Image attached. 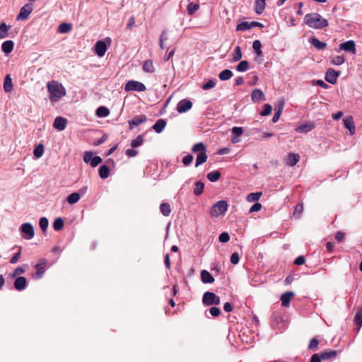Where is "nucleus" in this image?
I'll return each mask as SVG.
<instances>
[{"label":"nucleus","mask_w":362,"mask_h":362,"mask_svg":"<svg viewBox=\"0 0 362 362\" xmlns=\"http://www.w3.org/2000/svg\"><path fill=\"white\" fill-rule=\"evenodd\" d=\"M64 226V220L60 217L56 218L53 223V228L57 231L61 230L63 228Z\"/></svg>","instance_id":"44"},{"label":"nucleus","mask_w":362,"mask_h":362,"mask_svg":"<svg viewBox=\"0 0 362 362\" xmlns=\"http://www.w3.org/2000/svg\"><path fill=\"white\" fill-rule=\"evenodd\" d=\"M252 48L255 50L256 54L259 57L262 55V43L259 40H256L252 43Z\"/></svg>","instance_id":"42"},{"label":"nucleus","mask_w":362,"mask_h":362,"mask_svg":"<svg viewBox=\"0 0 362 362\" xmlns=\"http://www.w3.org/2000/svg\"><path fill=\"white\" fill-rule=\"evenodd\" d=\"M192 107V103L187 100H181L177 105V111L179 113H185L189 110Z\"/></svg>","instance_id":"13"},{"label":"nucleus","mask_w":362,"mask_h":362,"mask_svg":"<svg viewBox=\"0 0 362 362\" xmlns=\"http://www.w3.org/2000/svg\"><path fill=\"white\" fill-rule=\"evenodd\" d=\"M319 341L316 338H313L309 343L308 348L311 350H316L317 349Z\"/></svg>","instance_id":"55"},{"label":"nucleus","mask_w":362,"mask_h":362,"mask_svg":"<svg viewBox=\"0 0 362 362\" xmlns=\"http://www.w3.org/2000/svg\"><path fill=\"white\" fill-rule=\"evenodd\" d=\"M25 272V270L23 267H18L15 269L13 273L12 274H11V276L14 278L21 274H24Z\"/></svg>","instance_id":"60"},{"label":"nucleus","mask_w":362,"mask_h":362,"mask_svg":"<svg viewBox=\"0 0 362 362\" xmlns=\"http://www.w3.org/2000/svg\"><path fill=\"white\" fill-rule=\"evenodd\" d=\"M250 22H242L239 23L236 27V30L238 31H245L247 30L251 29Z\"/></svg>","instance_id":"48"},{"label":"nucleus","mask_w":362,"mask_h":362,"mask_svg":"<svg viewBox=\"0 0 362 362\" xmlns=\"http://www.w3.org/2000/svg\"><path fill=\"white\" fill-rule=\"evenodd\" d=\"M4 89L6 93H10L13 89L12 78L10 75H6L4 81Z\"/></svg>","instance_id":"27"},{"label":"nucleus","mask_w":362,"mask_h":362,"mask_svg":"<svg viewBox=\"0 0 362 362\" xmlns=\"http://www.w3.org/2000/svg\"><path fill=\"white\" fill-rule=\"evenodd\" d=\"M66 124V119L62 117H57L54 121L53 127L59 131H63L65 129Z\"/></svg>","instance_id":"17"},{"label":"nucleus","mask_w":362,"mask_h":362,"mask_svg":"<svg viewBox=\"0 0 362 362\" xmlns=\"http://www.w3.org/2000/svg\"><path fill=\"white\" fill-rule=\"evenodd\" d=\"M44 153V146L42 144H40L37 146H36L33 151V155L39 158L42 156Z\"/></svg>","instance_id":"46"},{"label":"nucleus","mask_w":362,"mask_h":362,"mask_svg":"<svg viewBox=\"0 0 362 362\" xmlns=\"http://www.w3.org/2000/svg\"><path fill=\"white\" fill-rule=\"evenodd\" d=\"M146 90V86L139 81H129L125 86L124 90L127 92L129 91H137V92H143Z\"/></svg>","instance_id":"7"},{"label":"nucleus","mask_w":362,"mask_h":362,"mask_svg":"<svg viewBox=\"0 0 362 362\" xmlns=\"http://www.w3.org/2000/svg\"><path fill=\"white\" fill-rule=\"evenodd\" d=\"M47 266V260L45 259H42L40 260L39 263H37L35 268L36 269V274L33 277L36 279H40L44 275Z\"/></svg>","instance_id":"11"},{"label":"nucleus","mask_w":362,"mask_h":362,"mask_svg":"<svg viewBox=\"0 0 362 362\" xmlns=\"http://www.w3.org/2000/svg\"><path fill=\"white\" fill-rule=\"evenodd\" d=\"M311 45L317 49H323L326 47L327 44L323 42L315 37H313L310 40Z\"/></svg>","instance_id":"30"},{"label":"nucleus","mask_w":362,"mask_h":362,"mask_svg":"<svg viewBox=\"0 0 362 362\" xmlns=\"http://www.w3.org/2000/svg\"><path fill=\"white\" fill-rule=\"evenodd\" d=\"M27 280L24 276H18L14 281V287L18 291H22L25 288Z\"/></svg>","instance_id":"19"},{"label":"nucleus","mask_w":362,"mask_h":362,"mask_svg":"<svg viewBox=\"0 0 362 362\" xmlns=\"http://www.w3.org/2000/svg\"><path fill=\"white\" fill-rule=\"evenodd\" d=\"M339 71H337L332 68H329L327 70L325 78L326 81H327L328 83L331 84H334L337 83V78L339 76Z\"/></svg>","instance_id":"12"},{"label":"nucleus","mask_w":362,"mask_h":362,"mask_svg":"<svg viewBox=\"0 0 362 362\" xmlns=\"http://www.w3.org/2000/svg\"><path fill=\"white\" fill-rule=\"evenodd\" d=\"M209 311L213 317H218L221 314V310L217 307H211Z\"/></svg>","instance_id":"59"},{"label":"nucleus","mask_w":362,"mask_h":362,"mask_svg":"<svg viewBox=\"0 0 362 362\" xmlns=\"http://www.w3.org/2000/svg\"><path fill=\"white\" fill-rule=\"evenodd\" d=\"M98 173H99L100 177L102 179H106L110 175V169L107 165H103L99 168Z\"/></svg>","instance_id":"33"},{"label":"nucleus","mask_w":362,"mask_h":362,"mask_svg":"<svg viewBox=\"0 0 362 362\" xmlns=\"http://www.w3.org/2000/svg\"><path fill=\"white\" fill-rule=\"evenodd\" d=\"M144 142V138L142 135H139L135 139L131 142V146L132 148H136L140 146Z\"/></svg>","instance_id":"49"},{"label":"nucleus","mask_w":362,"mask_h":362,"mask_svg":"<svg viewBox=\"0 0 362 362\" xmlns=\"http://www.w3.org/2000/svg\"><path fill=\"white\" fill-rule=\"evenodd\" d=\"M14 43L12 40H6L1 45V50L6 54H8L13 49Z\"/></svg>","instance_id":"23"},{"label":"nucleus","mask_w":362,"mask_h":362,"mask_svg":"<svg viewBox=\"0 0 362 362\" xmlns=\"http://www.w3.org/2000/svg\"><path fill=\"white\" fill-rule=\"evenodd\" d=\"M231 132L236 136H240L243 132V129L240 127H234L232 128Z\"/></svg>","instance_id":"63"},{"label":"nucleus","mask_w":362,"mask_h":362,"mask_svg":"<svg viewBox=\"0 0 362 362\" xmlns=\"http://www.w3.org/2000/svg\"><path fill=\"white\" fill-rule=\"evenodd\" d=\"M354 322L358 326L357 332H358L362 326V309L358 310L354 317Z\"/></svg>","instance_id":"37"},{"label":"nucleus","mask_w":362,"mask_h":362,"mask_svg":"<svg viewBox=\"0 0 362 362\" xmlns=\"http://www.w3.org/2000/svg\"><path fill=\"white\" fill-rule=\"evenodd\" d=\"M110 115V110L105 106H100L96 110V115L98 117H105Z\"/></svg>","instance_id":"36"},{"label":"nucleus","mask_w":362,"mask_h":362,"mask_svg":"<svg viewBox=\"0 0 362 362\" xmlns=\"http://www.w3.org/2000/svg\"><path fill=\"white\" fill-rule=\"evenodd\" d=\"M228 209V204L224 200H221L214 204L210 210V214L213 217H218L224 214Z\"/></svg>","instance_id":"4"},{"label":"nucleus","mask_w":362,"mask_h":362,"mask_svg":"<svg viewBox=\"0 0 362 362\" xmlns=\"http://www.w3.org/2000/svg\"><path fill=\"white\" fill-rule=\"evenodd\" d=\"M262 204L260 203L256 202L255 203L250 209V213L259 211L262 209Z\"/></svg>","instance_id":"61"},{"label":"nucleus","mask_w":362,"mask_h":362,"mask_svg":"<svg viewBox=\"0 0 362 362\" xmlns=\"http://www.w3.org/2000/svg\"><path fill=\"white\" fill-rule=\"evenodd\" d=\"M47 87L49 93V100L52 103L58 101L66 95L65 88L57 81H52L48 82Z\"/></svg>","instance_id":"2"},{"label":"nucleus","mask_w":362,"mask_h":362,"mask_svg":"<svg viewBox=\"0 0 362 362\" xmlns=\"http://www.w3.org/2000/svg\"><path fill=\"white\" fill-rule=\"evenodd\" d=\"M83 161L86 163H89L91 167L95 168L102 163V158L98 156H93L92 151H86L83 155Z\"/></svg>","instance_id":"8"},{"label":"nucleus","mask_w":362,"mask_h":362,"mask_svg":"<svg viewBox=\"0 0 362 362\" xmlns=\"http://www.w3.org/2000/svg\"><path fill=\"white\" fill-rule=\"evenodd\" d=\"M7 32H8V26L6 25V24L4 22H3L0 25V39L6 37L7 35Z\"/></svg>","instance_id":"52"},{"label":"nucleus","mask_w":362,"mask_h":362,"mask_svg":"<svg viewBox=\"0 0 362 362\" xmlns=\"http://www.w3.org/2000/svg\"><path fill=\"white\" fill-rule=\"evenodd\" d=\"M193 160V156L191 154H187L182 158V163L185 166L189 165Z\"/></svg>","instance_id":"56"},{"label":"nucleus","mask_w":362,"mask_h":362,"mask_svg":"<svg viewBox=\"0 0 362 362\" xmlns=\"http://www.w3.org/2000/svg\"><path fill=\"white\" fill-rule=\"evenodd\" d=\"M249 69V62L246 60L241 61L236 66V70L239 72H245Z\"/></svg>","instance_id":"41"},{"label":"nucleus","mask_w":362,"mask_h":362,"mask_svg":"<svg viewBox=\"0 0 362 362\" xmlns=\"http://www.w3.org/2000/svg\"><path fill=\"white\" fill-rule=\"evenodd\" d=\"M240 257L239 255L237 252H233L230 256V262L233 264H237L239 262Z\"/></svg>","instance_id":"62"},{"label":"nucleus","mask_w":362,"mask_h":362,"mask_svg":"<svg viewBox=\"0 0 362 362\" xmlns=\"http://www.w3.org/2000/svg\"><path fill=\"white\" fill-rule=\"evenodd\" d=\"M216 84V81L211 79L206 83L203 84L202 86V88L204 90H209V89L214 88Z\"/></svg>","instance_id":"53"},{"label":"nucleus","mask_w":362,"mask_h":362,"mask_svg":"<svg viewBox=\"0 0 362 362\" xmlns=\"http://www.w3.org/2000/svg\"><path fill=\"white\" fill-rule=\"evenodd\" d=\"M143 70L147 73H153L155 68L153 62L151 60L145 61L143 64Z\"/></svg>","instance_id":"34"},{"label":"nucleus","mask_w":362,"mask_h":362,"mask_svg":"<svg viewBox=\"0 0 362 362\" xmlns=\"http://www.w3.org/2000/svg\"><path fill=\"white\" fill-rule=\"evenodd\" d=\"M233 72L229 69H225L221 71L218 74V78L221 81H226L233 76Z\"/></svg>","instance_id":"32"},{"label":"nucleus","mask_w":362,"mask_h":362,"mask_svg":"<svg viewBox=\"0 0 362 362\" xmlns=\"http://www.w3.org/2000/svg\"><path fill=\"white\" fill-rule=\"evenodd\" d=\"M192 151L193 153H197L195 167L202 165L207 160L208 156L206 155V148L203 142L195 144L192 148Z\"/></svg>","instance_id":"3"},{"label":"nucleus","mask_w":362,"mask_h":362,"mask_svg":"<svg viewBox=\"0 0 362 362\" xmlns=\"http://www.w3.org/2000/svg\"><path fill=\"white\" fill-rule=\"evenodd\" d=\"M201 279L204 284H211L214 281V278L206 270H202L201 272Z\"/></svg>","instance_id":"24"},{"label":"nucleus","mask_w":362,"mask_h":362,"mask_svg":"<svg viewBox=\"0 0 362 362\" xmlns=\"http://www.w3.org/2000/svg\"><path fill=\"white\" fill-rule=\"evenodd\" d=\"M255 4L256 13L258 15L262 14L266 6V0H255Z\"/></svg>","instance_id":"26"},{"label":"nucleus","mask_w":362,"mask_h":362,"mask_svg":"<svg viewBox=\"0 0 362 362\" xmlns=\"http://www.w3.org/2000/svg\"><path fill=\"white\" fill-rule=\"evenodd\" d=\"M343 122H344V127L349 129L350 134L351 135L354 134L356 132V128H355V124H354L353 117L351 116L345 117L343 119Z\"/></svg>","instance_id":"16"},{"label":"nucleus","mask_w":362,"mask_h":362,"mask_svg":"<svg viewBox=\"0 0 362 362\" xmlns=\"http://www.w3.org/2000/svg\"><path fill=\"white\" fill-rule=\"evenodd\" d=\"M272 110V107L269 104H265L264 105V109L261 112L262 116H267L271 114Z\"/></svg>","instance_id":"54"},{"label":"nucleus","mask_w":362,"mask_h":362,"mask_svg":"<svg viewBox=\"0 0 362 362\" xmlns=\"http://www.w3.org/2000/svg\"><path fill=\"white\" fill-rule=\"evenodd\" d=\"M202 302L205 305H219L221 299L214 293L206 291L203 295Z\"/></svg>","instance_id":"6"},{"label":"nucleus","mask_w":362,"mask_h":362,"mask_svg":"<svg viewBox=\"0 0 362 362\" xmlns=\"http://www.w3.org/2000/svg\"><path fill=\"white\" fill-rule=\"evenodd\" d=\"M147 120V117L144 115H140L135 116L132 119L128 122L129 129H133L135 127L145 122Z\"/></svg>","instance_id":"14"},{"label":"nucleus","mask_w":362,"mask_h":362,"mask_svg":"<svg viewBox=\"0 0 362 362\" xmlns=\"http://www.w3.org/2000/svg\"><path fill=\"white\" fill-rule=\"evenodd\" d=\"M160 211L165 216H168L171 212V208L168 203L164 202L160 205Z\"/></svg>","instance_id":"35"},{"label":"nucleus","mask_w":362,"mask_h":362,"mask_svg":"<svg viewBox=\"0 0 362 362\" xmlns=\"http://www.w3.org/2000/svg\"><path fill=\"white\" fill-rule=\"evenodd\" d=\"M49 221L46 217H42L39 221V226L43 232H45L48 228Z\"/></svg>","instance_id":"50"},{"label":"nucleus","mask_w":362,"mask_h":362,"mask_svg":"<svg viewBox=\"0 0 362 362\" xmlns=\"http://www.w3.org/2000/svg\"><path fill=\"white\" fill-rule=\"evenodd\" d=\"M107 51V45L104 41H98L95 45V54L101 57H103Z\"/></svg>","instance_id":"15"},{"label":"nucleus","mask_w":362,"mask_h":362,"mask_svg":"<svg viewBox=\"0 0 362 362\" xmlns=\"http://www.w3.org/2000/svg\"><path fill=\"white\" fill-rule=\"evenodd\" d=\"M218 240L221 243H227L230 240V236L228 233L223 232L220 234V235L218 237Z\"/></svg>","instance_id":"57"},{"label":"nucleus","mask_w":362,"mask_h":362,"mask_svg":"<svg viewBox=\"0 0 362 362\" xmlns=\"http://www.w3.org/2000/svg\"><path fill=\"white\" fill-rule=\"evenodd\" d=\"M344 50L345 52H350L353 54L356 53V44L354 40H348L345 42H342L339 45V49L337 52Z\"/></svg>","instance_id":"10"},{"label":"nucleus","mask_w":362,"mask_h":362,"mask_svg":"<svg viewBox=\"0 0 362 362\" xmlns=\"http://www.w3.org/2000/svg\"><path fill=\"white\" fill-rule=\"evenodd\" d=\"M204 189V183L202 181H197L195 182L194 188V194L196 196L201 195Z\"/></svg>","instance_id":"29"},{"label":"nucleus","mask_w":362,"mask_h":362,"mask_svg":"<svg viewBox=\"0 0 362 362\" xmlns=\"http://www.w3.org/2000/svg\"><path fill=\"white\" fill-rule=\"evenodd\" d=\"M344 62L345 59L343 56H335L331 59V64L337 66L343 64Z\"/></svg>","instance_id":"47"},{"label":"nucleus","mask_w":362,"mask_h":362,"mask_svg":"<svg viewBox=\"0 0 362 362\" xmlns=\"http://www.w3.org/2000/svg\"><path fill=\"white\" fill-rule=\"evenodd\" d=\"M300 156L296 153H289L287 159V163L290 166H294L299 161Z\"/></svg>","instance_id":"31"},{"label":"nucleus","mask_w":362,"mask_h":362,"mask_svg":"<svg viewBox=\"0 0 362 362\" xmlns=\"http://www.w3.org/2000/svg\"><path fill=\"white\" fill-rule=\"evenodd\" d=\"M20 231L23 238L31 240L35 235L33 226L30 223H24L20 227Z\"/></svg>","instance_id":"5"},{"label":"nucleus","mask_w":362,"mask_h":362,"mask_svg":"<svg viewBox=\"0 0 362 362\" xmlns=\"http://www.w3.org/2000/svg\"><path fill=\"white\" fill-rule=\"evenodd\" d=\"M322 360H331L334 359L337 356V351L335 350H329L320 353Z\"/></svg>","instance_id":"21"},{"label":"nucleus","mask_w":362,"mask_h":362,"mask_svg":"<svg viewBox=\"0 0 362 362\" xmlns=\"http://www.w3.org/2000/svg\"><path fill=\"white\" fill-rule=\"evenodd\" d=\"M315 128L313 122H307L306 124H301L296 128V131L300 133H308Z\"/></svg>","instance_id":"22"},{"label":"nucleus","mask_w":362,"mask_h":362,"mask_svg":"<svg viewBox=\"0 0 362 362\" xmlns=\"http://www.w3.org/2000/svg\"><path fill=\"white\" fill-rule=\"evenodd\" d=\"M294 293L292 291H288L283 293L281 296V305L284 307H287L289 305L291 299L294 296Z\"/></svg>","instance_id":"20"},{"label":"nucleus","mask_w":362,"mask_h":362,"mask_svg":"<svg viewBox=\"0 0 362 362\" xmlns=\"http://www.w3.org/2000/svg\"><path fill=\"white\" fill-rule=\"evenodd\" d=\"M304 23L310 28L322 29L328 26V21L318 13H308L304 17Z\"/></svg>","instance_id":"1"},{"label":"nucleus","mask_w":362,"mask_h":362,"mask_svg":"<svg viewBox=\"0 0 362 362\" xmlns=\"http://www.w3.org/2000/svg\"><path fill=\"white\" fill-rule=\"evenodd\" d=\"M322 358L320 354H315L310 358V362H321Z\"/></svg>","instance_id":"64"},{"label":"nucleus","mask_w":362,"mask_h":362,"mask_svg":"<svg viewBox=\"0 0 362 362\" xmlns=\"http://www.w3.org/2000/svg\"><path fill=\"white\" fill-rule=\"evenodd\" d=\"M81 196L79 193L74 192L67 197L66 200L69 204H74L78 202Z\"/></svg>","instance_id":"39"},{"label":"nucleus","mask_w":362,"mask_h":362,"mask_svg":"<svg viewBox=\"0 0 362 362\" xmlns=\"http://www.w3.org/2000/svg\"><path fill=\"white\" fill-rule=\"evenodd\" d=\"M72 25L71 23H61L57 28V31L62 34H66L69 33L71 30Z\"/></svg>","instance_id":"28"},{"label":"nucleus","mask_w":362,"mask_h":362,"mask_svg":"<svg viewBox=\"0 0 362 362\" xmlns=\"http://www.w3.org/2000/svg\"><path fill=\"white\" fill-rule=\"evenodd\" d=\"M221 173L218 170L210 172L207 174L206 177L211 182H216L221 177Z\"/></svg>","instance_id":"40"},{"label":"nucleus","mask_w":362,"mask_h":362,"mask_svg":"<svg viewBox=\"0 0 362 362\" xmlns=\"http://www.w3.org/2000/svg\"><path fill=\"white\" fill-rule=\"evenodd\" d=\"M165 126L166 122L163 119H159L153 124L152 128L156 133H160L163 132Z\"/></svg>","instance_id":"25"},{"label":"nucleus","mask_w":362,"mask_h":362,"mask_svg":"<svg viewBox=\"0 0 362 362\" xmlns=\"http://www.w3.org/2000/svg\"><path fill=\"white\" fill-rule=\"evenodd\" d=\"M262 193L261 192H257L255 193H250L247 196V201L249 202H257L260 197H262Z\"/></svg>","instance_id":"38"},{"label":"nucleus","mask_w":362,"mask_h":362,"mask_svg":"<svg viewBox=\"0 0 362 362\" xmlns=\"http://www.w3.org/2000/svg\"><path fill=\"white\" fill-rule=\"evenodd\" d=\"M33 10V5L30 4H25L20 10L19 13L16 17L17 21H24L26 20L29 15Z\"/></svg>","instance_id":"9"},{"label":"nucleus","mask_w":362,"mask_h":362,"mask_svg":"<svg viewBox=\"0 0 362 362\" xmlns=\"http://www.w3.org/2000/svg\"><path fill=\"white\" fill-rule=\"evenodd\" d=\"M242 51L240 46H237L235 48L234 53L233 54L232 62H236L241 59L242 58Z\"/></svg>","instance_id":"43"},{"label":"nucleus","mask_w":362,"mask_h":362,"mask_svg":"<svg viewBox=\"0 0 362 362\" xmlns=\"http://www.w3.org/2000/svg\"><path fill=\"white\" fill-rule=\"evenodd\" d=\"M284 106V101L281 100L278 102V104L275 106L274 110L281 115Z\"/></svg>","instance_id":"58"},{"label":"nucleus","mask_w":362,"mask_h":362,"mask_svg":"<svg viewBox=\"0 0 362 362\" xmlns=\"http://www.w3.org/2000/svg\"><path fill=\"white\" fill-rule=\"evenodd\" d=\"M303 211V205L301 203L298 204L293 211V216L299 218Z\"/></svg>","instance_id":"51"},{"label":"nucleus","mask_w":362,"mask_h":362,"mask_svg":"<svg viewBox=\"0 0 362 362\" xmlns=\"http://www.w3.org/2000/svg\"><path fill=\"white\" fill-rule=\"evenodd\" d=\"M251 100L253 103H259L265 100V95L260 89H255L251 93Z\"/></svg>","instance_id":"18"},{"label":"nucleus","mask_w":362,"mask_h":362,"mask_svg":"<svg viewBox=\"0 0 362 362\" xmlns=\"http://www.w3.org/2000/svg\"><path fill=\"white\" fill-rule=\"evenodd\" d=\"M199 8V5L189 2L187 5V10L189 15L192 16Z\"/></svg>","instance_id":"45"}]
</instances>
